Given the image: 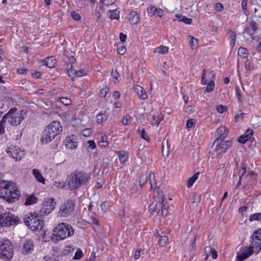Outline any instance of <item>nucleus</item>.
I'll list each match as a JSON object with an SVG mask.
<instances>
[{"instance_id":"f257e3e1","label":"nucleus","mask_w":261,"mask_h":261,"mask_svg":"<svg viewBox=\"0 0 261 261\" xmlns=\"http://www.w3.org/2000/svg\"><path fill=\"white\" fill-rule=\"evenodd\" d=\"M20 192L17 184L12 180L0 181V197L9 203L17 200Z\"/></svg>"},{"instance_id":"f03ea898","label":"nucleus","mask_w":261,"mask_h":261,"mask_svg":"<svg viewBox=\"0 0 261 261\" xmlns=\"http://www.w3.org/2000/svg\"><path fill=\"white\" fill-rule=\"evenodd\" d=\"M74 233V229L71 225L66 223H61L54 228L50 239L53 242L56 243L72 236Z\"/></svg>"},{"instance_id":"7ed1b4c3","label":"nucleus","mask_w":261,"mask_h":261,"mask_svg":"<svg viewBox=\"0 0 261 261\" xmlns=\"http://www.w3.org/2000/svg\"><path fill=\"white\" fill-rule=\"evenodd\" d=\"M89 177L88 174L82 171L72 172L67 177V184L70 190L77 189L85 185Z\"/></svg>"},{"instance_id":"20e7f679","label":"nucleus","mask_w":261,"mask_h":261,"mask_svg":"<svg viewBox=\"0 0 261 261\" xmlns=\"http://www.w3.org/2000/svg\"><path fill=\"white\" fill-rule=\"evenodd\" d=\"M25 111L18 110L16 108H11L9 112L5 114L4 119L12 126H18L27 117Z\"/></svg>"},{"instance_id":"39448f33","label":"nucleus","mask_w":261,"mask_h":261,"mask_svg":"<svg viewBox=\"0 0 261 261\" xmlns=\"http://www.w3.org/2000/svg\"><path fill=\"white\" fill-rule=\"evenodd\" d=\"M24 224L32 231L41 230L44 226L43 220L37 213H29L23 218Z\"/></svg>"},{"instance_id":"423d86ee","label":"nucleus","mask_w":261,"mask_h":261,"mask_svg":"<svg viewBox=\"0 0 261 261\" xmlns=\"http://www.w3.org/2000/svg\"><path fill=\"white\" fill-rule=\"evenodd\" d=\"M13 246L8 239H4L0 243V258L10 260L13 256Z\"/></svg>"},{"instance_id":"0eeeda50","label":"nucleus","mask_w":261,"mask_h":261,"mask_svg":"<svg viewBox=\"0 0 261 261\" xmlns=\"http://www.w3.org/2000/svg\"><path fill=\"white\" fill-rule=\"evenodd\" d=\"M19 222V218L9 212H5L0 215V226L2 227H10L17 225Z\"/></svg>"},{"instance_id":"6e6552de","label":"nucleus","mask_w":261,"mask_h":261,"mask_svg":"<svg viewBox=\"0 0 261 261\" xmlns=\"http://www.w3.org/2000/svg\"><path fill=\"white\" fill-rule=\"evenodd\" d=\"M164 198L162 196H158L149 206V211L154 213H158L160 210H162V215L166 216L168 214V210L165 207Z\"/></svg>"},{"instance_id":"1a4fd4ad","label":"nucleus","mask_w":261,"mask_h":261,"mask_svg":"<svg viewBox=\"0 0 261 261\" xmlns=\"http://www.w3.org/2000/svg\"><path fill=\"white\" fill-rule=\"evenodd\" d=\"M207 79L210 80V81L207 83L206 87V92L210 93L212 92L214 87L215 83L214 80L215 79V73L213 71H210L207 74L206 70L204 69L203 71V74L201 78V84L205 85L206 84Z\"/></svg>"},{"instance_id":"9d476101","label":"nucleus","mask_w":261,"mask_h":261,"mask_svg":"<svg viewBox=\"0 0 261 261\" xmlns=\"http://www.w3.org/2000/svg\"><path fill=\"white\" fill-rule=\"evenodd\" d=\"M250 246L254 250L256 253L261 250V229L258 228L254 231L252 236V241Z\"/></svg>"},{"instance_id":"9b49d317","label":"nucleus","mask_w":261,"mask_h":261,"mask_svg":"<svg viewBox=\"0 0 261 261\" xmlns=\"http://www.w3.org/2000/svg\"><path fill=\"white\" fill-rule=\"evenodd\" d=\"M74 202L73 200H68L61 204L59 211L61 216L67 217L73 212L74 209Z\"/></svg>"},{"instance_id":"f8f14e48","label":"nucleus","mask_w":261,"mask_h":261,"mask_svg":"<svg viewBox=\"0 0 261 261\" xmlns=\"http://www.w3.org/2000/svg\"><path fill=\"white\" fill-rule=\"evenodd\" d=\"M232 144V142L230 141L223 142L222 141L218 140L216 143L213 144L214 150L217 155H219L225 153L231 146Z\"/></svg>"},{"instance_id":"ddd939ff","label":"nucleus","mask_w":261,"mask_h":261,"mask_svg":"<svg viewBox=\"0 0 261 261\" xmlns=\"http://www.w3.org/2000/svg\"><path fill=\"white\" fill-rule=\"evenodd\" d=\"M6 152L16 161H20L24 155L23 150L17 146H11L8 147Z\"/></svg>"},{"instance_id":"4468645a","label":"nucleus","mask_w":261,"mask_h":261,"mask_svg":"<svg viewBox=\"0 0 261 261\" xmlns=\"http://www.w3.org/2000/svg\"><path fill=\"white\" fill-rule=\"evenodd\" d=\"M45 128L55 137L60 134L62 131V125L60 122L58 121L51 122Z\"/></svg>"},{"instance_id":"2eb2a0df","label":"nucleus","mask_w":261,"mask_h":261,"mask_svg":"<svg viewBox=\"0 0 261 261\" xmlns=\"http://www.w3.org/2000/svg\"><path fill=\"white\" fill-rule=\"evenodd\" d=\"M56 202L54 199H49L43 202L40 213L43 214H49L55 208Z\"/></svg>"},{"instance_id":"dca6fc26","label":"nucleus","mask_w":261,"mask_h":261,"mask_svg":"<svg viewBox=\"0 0 261 261\" xmlns=\"http://www.w3.org/2000/svg\"><path fill=\"white\" fill-rule=\"evenodd\" d=\"M254 251V249L250 246L242 248V250L238 253V260L239 261H243L247 259L252 254Z\"/></svg>"},{"instance_id":"f3484780","label":"nucleus","mask_w":261,"mask_h":261,"mask_svg":"<svg viewBox=\"0 0 261 261\" xmlns=\"http://www.w3.org/2000/svg\"><path fill=\"white\" fill-rule=\"evenodd\" d=\"M66 147L69 149H74L77 146V138L74 135L69 136L64 141Z\"/></svg>"},{"instance_id":"a211bd4d","label":"nucleus","mask_w":261,"mask_h":261,"mask_svg":"<svg viewBox=\"0 0 261 261\" xmlns=\"http://www.w3.org/2000/svg\"><path fill=\"white\" fill-rule=\"evenodd\" d=\"M34 249V242L31 240H26L23 244L21 252L24 255L32 253Z\"/></svg>"},{"instance_id":"6ab92c4d","label":"nucleus","mask_w":261,"mask_h":261,"mask_svg":"<svg viewBox=\"0 0 261 261\" xmlns=\"http://www.w3.org/2000/svg\"><path fill=\"white\" fill-rule=\"evenodd\" d=\"M228 134V129L224 126H220L217 130L216 136V139L214 141V144L218 142V140L223 141L226 138Z\"/></svg>"},{"instance_id":"aec40b11","label":"nucleus","mask_w":261,"mask_h":261,"mask_svg":"<svg viewBox=\"0 0 261 261\" xmlns=\"http://www.w3.org/2000/svg\"><path fill=\"white\" fill-rule=\"evenodd\" d=\"M55 137L45 128L42 133L40 142L42 144H47L52 141Z\"/></svg>"},{"instance_id":"412c9836","label":"nucleus","mask_w":261,"mask_h":261,"mask_svg":"<svg viewBox=\"0 0 261 261\" xmlns=\"http://www.w3.org/2000/svg\"><path fill=\"white\" fill-rule=\"evenodd\" d=\"M67 66V71L68 75L70 76H72L74 75H75L77 76L80 77L87 74V71L85 69H82L79 70H75L72 69V65L71 64H68Z\"/></svg>"},{"instance_id":"4be33fe9","label":"nucleus","mask_w":261,"mask_h":261,"mask_svg":"<svg viewBox=\"0 0 261 261\" xmlns=\"http://www.w3.org/2000/svg\"><path fill=\"white\" fill-rule=\"evenodd\" d=\"M152 119L150 121V123L152 125H156L158 126L164 119V115L161 112L152 111Z\"/></svg>"},{"instance_id":"5701e85b","label":"nucleus","mask_w":261,"mask_h":261,"mask_svg":"<svg viewBox=\"0 0 261 261\" xmlns=\"http://www.w3.org/2000/svg\"><path fill=\"white\" fill-rule=\"evenodd\" d=\"M147 12L148 14L150 16L156 15L160 17H161L164 15L163 10L161 8H157L153 6L149 7L147 9Z\"/></svg>"},{"instance_id":"b1692460","label":"nucleus","mask_w":261,"mask_h":261,"mask_svg":"<svg viewBox=\"0 0 261 261\" xmlns=\"http://www.w3.org/2000/svg\"><path fill=\"white\" fill-rule=\"evenodd\" d=\"M32 174L34 175L35 179L38 182L43 185L45 184L46 179L38 169H33L32 170Z\"/></svg>"},{"instance_id":"393cba45","label":"nucleus","mask_w":261,"mask_h":261,"mask_svg":"<svg viewBox=\"0 0 261 261\" xmlns=\"http://www.w3.org/2000/svg\"><path fill=\"white\" fill-rule=\"evenodd\" d=\"M133 88L135 92L138 94L141 99H145L147 98V94L141 86L138 85H136L134 86Z\"/></svg>"},{"instance_id":"a878e982","label":"nucleus","mask_w":261,"mask_h":261,"mask_svg":"<svg viewBox=\"0 0 261 261\" xmlns=\"http://www.w3.org/2000/svg\"><path fill=\"white\" fill-rule=\"evenodd\" d=\"M109 116V113L106 111H104L102 112H101L97 114L96 116V121L98 124H101L102 123L105 121H106Z\"/></svg>"},{"instance_id":"bb28decb","label":"nucleus","mask_w":261,"mask_h":261,"mask_svg":"<svg viewBox=\"0 0 261 261\" xmlns=\"http://www.w3.org/2000/svg\"><path fill=\"white\" fill-rule=\"evenodd\" d=\"M162 153L168 157L170 153V145L168 139H164L162 142Z\"/></svg>"},{"instance_id":"cd10ccee","label":"nucleus","mask_w":261,"mask_h":261,"mask_svg":"<svg viewBox=\"0 0 261 261\" xmlns=\"http://www.w3.org/2000/svg\"><path fill=\"white\" fill-rule=\"evenodd\" d=\"M140 21V17L138 13L132 11L129 15V21L132 24H137Z\"/></svg>"},{"instance_id":"c85d7f7f","label":"nucleus","mask_w":261,"mask_h":261,"mask_svg":"<svg viewBox=\"0 0 261 261\" xmlns=\"http://www.w3.org/2000/svg\"><path fill=\"white\" fill-rule=\"evenodd\" d=\"M175 17L176 19H174V21L177 20L179 22H183L185 24H190L192 23V19L187 18L183 15H176Z\"/></svg>"},{"instance_id":"c756f323","label":"nucleus","mask_w":261,"mask_h":261,"mask_svg":"<svg viewBox=\"0 0 261 261\" xmlns=\"http://www.w3.org/2000/svg\"><path fill=\"white\" fill-rule=\"evenodd\" d=\"M169 48L168 47L164 45H161L157 47L154 49V53L158 55H163L168 51Z\"/></svg>"},{"instance_id":"7c9ffc66","label":"nucleus","mask_w":261,"mask_h":261,"mask_svg":"<svg viewBox=\"0 0 261 261\" xmlns=\"http://www.w3.org/2000/svg\"><path fill=\"white\" fill-rule=\"evenodd\" d=\"M61 118L64 121L68 122H71V121L73 119V117L72 113L69 111L65 112L61 116Z\"/></svg>"},{"instance_id":"2f4dec72","label":"nucleus","mask_w":261,"mask_h":261,"mask_svg":"<svg viewBox=\"0 0 261 261\" xmlns=\"http://www.w3.org/2000/svg\"><path fill=\"white\" fill-rule=\"evenodd\" d=\"M118 154L120 162L122 163H125L128 158V153L124 151H120L118 152Z\"/></svg>"},{"instance_id":"473e14b6","label":"nucleus","mask_w":261,"mask_h":261,"mask_svg":"<svg viewBox=\"0 0 261 261\" xmlns=\"http://www.w3.org/2000/svg\"><path fill=\"white\" fill-rule=\"evenodd\" d=\"M189 38L190 39V43L192 49H195L198 47V40L191 36H189Z\"/></svg>"},{"instance_id":"72a5a7b5","label":"nucleus","mask_w":261,"mask_h":261,"mask_svg":"<svg viewBox=\"0 0 261 261\" xmlns=\"http://www.w3.org/2000/svg\"><path fill=\"white\" fill-rule=\"evenodd\" d=\"M45 65L48 67L51 68L55 67L56 65L55 59L53 57H48L45 61Z\"/></svg>"},{"instance_id":"f704fd0d","label":"nucleus","mask_w":261,"mask_h":261,"mask_svg":"<svg viewBox=\"0 0 261 261\" xmlns=\"http://www.w3.org/2000/svg\"><path fill=\"white\" fill-rule=\"evenodd\" d=\"M199 175V173L197 172L195 174H194L192 177H191L189 178L188 182H187V187L188 188H190L192 186L193 184L198 179Z\"/></svg>"},{"instance_id":"c9c22d12","label":"nucleus","mask_w":261,"mask_h":261,"mask_svg":"<svg viewBox=\"0 0 261 261\" xmlns=\"http://www.w3.org/2000/svg\"><path fill=\"white\" fill-rule=\"evenodd\" d=\"M238 54L241 58L245 59L248 56V51L246 48L240 47L238 49Z\"/></svg>"},{"instance_id":"e433bc0d","label":"nucleus","mask_w":261,"mask_h":261,"mask_svg":"<svg viewBox=\"0 0 261 261\" xmlns=\"http://www.w3.org/2000/svg\"><path fill=\"white\" fill-rule=\"evenodd\" d=\"M249 221L250 222L254 221L261 222V212L250 215L249 217Z\"/></svg>"},{"instance_id":"4c0bfd02","label":"nucleus","mask_w":261,"mask_h":261,"mask_svg":"<svg viewBox=\"0 0 261 261\" xmlns=\"http://www.w3.org/2000/svg\"><path fill=\"white\" fill-rule=\"evenodd\" d=\"M109 17L111 19H117L119 17V11L117 10H110L108 12Z\"/></svg>"},{"instance_id":"58836bf2","label":"nucleus","mask_w":261,"mask_h":261,"mask_svg":"<svg viewBox=\"0 0 261 261\" xmlns=\"http://www.w3.org/2000/svg\"><path fill=\"white\" fill-rule=\"evenodd\" d=\"M109 143L108 141V137L107 136H103L101 138V140L98 143V145L101 147L108 146Z\"/></svg>"},{"instance_id":"ea45409f","label":"nucleus","mask_w":261,"mask_h":261,"mask_svg":"<svg viewBox=\"0 0 261 261\" xmlns=\"http://www.w3.org/2000/svg\"><path fill=\"white\" fill-rule=\"evenodd\" d=\"M36 200H37V199L35 196H32V195L30 196L29 197H28L27 198L24 204L26 205H30L36 203Z\"/></svg>"},{"instance_id":"a19ab883","label":"nucleus","mask_w":261,"mask_h":261,"mask_svg":"<svg viewBox=\"0 0 261 261\" xmlns=\"http://www.w3.org/2000/svg\"><path fill=\"white\" fill-rule=\"evenodd\" d=\"M57 100L60 101L65 106H68L71 103V100L70 99L64 97H58Z\"/></svg>"},{"instance_id":"79ce46f5","label":"nucleus","mask_w":261,"mask_h":261,"mask_svg":"<svg viewBox=\"0 0 261 261\" xmlns=\"http://www.w3.org/2000/svg\"><path fill=\"white\" fill-rule=\"evenodd\" d=\"M126 51L125 46L123 43H119L117 46V51L120 55H123Z\"/></svg>"},{"instance_id":"37998d69","label":"nucleus","mask_w":261,"mask_h":261,"mask_svg":"<svg viewBox=\"0 0 261 261\" xmlns=\"http://www.w3.org/2000/svg\"><path fill=\"white\" fill-rule=\"evenodd\" d=\"M7 121L4 119V116L0 121V134H4L5 132V123Z\"/></svg>"},{"instance_id":"c03bdc74","label":"nucleus","mask_w":261,"mask_h":261,"mask_svg":"<svg viewBox=\"0 0 261 261\" xmlns=\"http://www.w3.org/2000/svg\"><path fill=\"white\" fill-rule=\"evenodd\" d=\"M148 180V176L146 174H142L141 175L139 178V183L141 187H142Z\"/></svg>"},{"instance_id":"a18cd8bd","label":"nucleus","mask_w":261,"mask_h":261,"mask_svg":"<svg viewBox=\"0 0 261 261\" xmlns=\"http://www.w3.org/2000/svg\"><path fill=\"white\" fill-rule=\"evenodd\" d=\"M168 242V239L167 236H164L160 238L159 240V244L161 246H165L167 245Z\"/></svg>"},{"instance_id":"49530a36","label":"nucleus","mask_w":261,"mask_h":261,"mask_svg":"<svg viewBox=\"0 0 261 261\" xmlns=\"http://www.w3.org/2000/svg\"><path fill=\"white\" fill-rule=\"evenodd\" d=\"M83 253L82 250L78 249L75 253V254L73 257L74 259H80L82 257Z\"/></svg>"},{"instance_id":"de8ad7c7","label":"nucleus","mask_w":261,"mask_h":261,"mask_svg":"<svg viewBox=\"0 0 261 261\" xmlns=\"http://www.w3.org/2000/svg\"><path fill=\"white\" fill-rule=\"evenodd\" d=\"M249 137H248V135H244L241 136L239 138L238 141L242 144H244L245 142H246V141H248L249 140Z\"/></svg>"},{"instance_id":"09e8293b","label":"nucleus","mask_w":261,"mask_h":261,"mask_svg":"<svg viewBox=\"0 0 261 261\" xmlns=\"http://www.w3.org/2000/svg\"><path fill=\"white\" fill-rule=\"evenodd\" d=\"M244 113L242 111H239L235 115L234 119L236 122L239 121L240 120L242 119L244 117Z\"/></svg>"},{"instance_id":"8fccbe9b","label":"nucleus","mask_w":261,"mask_h":261,"mask_svg":"<svg viewBox=\"0 0 261 261\" xmlns=\"http://www.w3.org/2000/svg\"><path fill=\"white\" fill-rule=\"evenodd\" d=\"M53 185L57 188H64L66 186V183L62 181H55L54 182Z\"/></svg>"},{"instance_id":"3c124183","label":"nucleus","mask_w":261,"mask_h":261,"mask_svg":"<svg viewBox=\"0 0 261 261\" xmlns=\"http://www.w3.org/2000/svg\"><path fill=\"white\" fill-rule=\"evenodd\" d=\"M216 110L219 113H223L227 110V107L224 105H219L217 107Z\"/></svg>"},{"instance_id":"603ef678","label":"nucleus","mask_w":261,"mask_h":261,"mask_svg":"<svg viewBox=\"0 0 261 261\" xmlns=\"http://www.w3.org/2000/svg\"><path fill=\"white\" fill-rule=\"evenodd\" d=\"M245 67L247 70H253L254 68L253 64L248 60L246 61L245 63Z\"/></svg>"},{"instance_id":"864d4df0","label":"nucleus","mask_w":261,"mask_h":261,"mask_svg":"<svg viewBox=\"0 0 261 261\" xmlns=\"http://www.w3.org/2000/svg\"><path fill=\"white\" fill-rule=\"evenodd\" d=\"M196 121L193 119L188 120L186 124V126L188 128H191L193 127Z\"/></svg>"},{"instance_id":"5fc2aeb1","label":"nucleus","mask_w":261,"mask_h":261,"mask_svg":"<svg viewBox=\"0 0 261 261\" xmlns=\"http://www.w3.org/2000/svg\"><path fill=\"white\" fill-rule=\"evenodd\" d=\"M87 145L91 149H94L96 148V145L94 140H89L87 142Z\"/></svg>"},{"instance_id":"6e6d98bb","label":"nucleus","mask_w":261,"mask_h":261,"mask_svg":"<svg viewBox=\"0 0 261 261\" xmlns=\"http://www.w3.org/2000/svg\"><path fill=\"white\" fill-rule=\"evenodd\" d=\"M247 165L245 163H243L241 164V171L242 172V175L241 176H243L246 172H247Z\"/></svg>"},{"instance_id":"4d7b16f0","label":"nucleus","mask_w":261,"mask_h":261,"mask_svg":"<svg viewBox=\"0 0 261 261\" xmlns=\"http://www.w3.org/2000/svg\"><path fill=\"white\" fill-rule=\"evenodd\" d=\"M254 12L256 16L261 17V6H258L257 7H255Z\"/></svg>"},{"instance_id":"13d9d810","label":"nucleus","mask_w":261,"mask_h":261,"mask_svg":"<svg viewBox=\"0 0 261 261\" xmlns=\"http://www.w3.org/2000/svg\"><path fill=\"white\" fill-rule=\"evenodd\" d=\"M214 248L210 246H206L204 248V251L206 256H210Z\"/></svg>"},{"instance_id":"bf43d9fd","label":"nucleus","mask_w":261,"mask_h":261,"mask_svg":"<svg viewBox=\"0 0 261 261\" xmlns=\"http://www.w3.org/2000/svg\"><path fill=\"white\" fill-rule=\"evenodd\" d=\"M92 132V131L91 129L86 128L83 130L82 134L85 137H88L91 134Z\"/></svg>"},{"instance_id":"052dcab7","label":"nucleus","mask_w":261,"mask_h":261,"mask_svg":"<svg viewBox=\"0 0 261 261\" xmlns=\"http://www.w3.org/2000/svg\"><path fill=\"white\" fill-rule=\"evenodd\" d=\"M101 4L105 5H110L115 2V0H100Z\"/></svg>"},{"instance_id":"680f3d73","label":"nucleus","mask_w":261,"mask_h":261,"mask_svg":"<svg viewBox=\"0 0 261 261\" xmlns=\"http://www.w3.org/2000/svg\"><path fill=\"white\" fill-rule=\"evenodd\" d=\"M228 36L229 40L236 39V33L231 30L228 31Z\"/></svg>"},{"instance_id":"e2e57ef3","label":"nucleus","mask_w":261,"mask_h":261,"mask_svg":"<svg viewBox=\"0 0 261 261\" xmlns=\"http://www.w3.org/2000/svg\"><path fill=\"white\" fill-rule=\"evenodd\" d=\"M247 0H243L242 2V7L244 11V12L247 14Z\"/></svg>"},{"instance_id":"0e129e2a","label":"nucleus","mask_w":261,"mask_h":261,"mask_svg":"<svg viewBox=\"0 0 261 261\" xmlns=\"http://www.w3.org/2000/svg\"><path fill=\"white\" fill-rule=\"evenodd\" d=\"M101 208L103 212H106L109 207V203L107 202H103L101 204Z\"/></svg>"},{"instance_id":"69168bd1","label":"nucleus","mask_w":261,"mask_h":261,"mask_svg":"<svg viewBox=\"0 0 261 261\" xmlns=\"http://www.w3.org/2000/svg\"><path fill=\"white\" fill-rule=\"evenodd\" d=\"M215 8L217 11H222L224 8L223 5L220 3H216Z\"/></svg>"},{"instance_id":"338daca9","label":"nucleus","mask_w":261,"mask_h":261,"mask_svg":"<svg viewBox=\"0 0 261 261\" xmlns=\"http://www.w3.org/2000/svg\"><path fill=\"white\" fill-rule=\"evenodd\" d=\"M141 137L142 139L149 141V138L146 132L145 131L144 129H142L141 132Z\"/></svg>"},{"instance_id":"774afa93","label":"nucleus","mask_w":261,"mask_h":261,"mask_svg":"<svg viewBox=\"0 0 261 261\" xmlns=\"http://www.w3.org/2000/svg\"><path fill=\"white\" fill-rule=\"evenodd\" d=\"M108 92V89L107 88H103L100 91L99 95L101 97H106L107 93Z\"/></svg>"}]
</instances>
